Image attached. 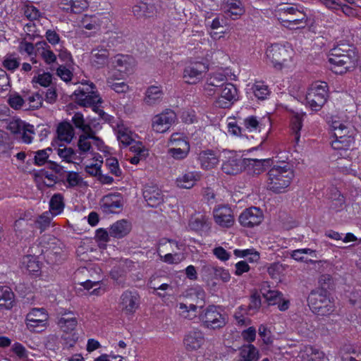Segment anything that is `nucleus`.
<instances>
[{
    "instance_id": "49530a36",
    "label": "nucleus",
    "mask_w": 361,
    "mask_h": 361,
    "mask_svg": "<svg viewBox=\"0 0 361 361\" xmlns=\"http://www.w3.org/2000/svg\"><path fill=\"white\" fill-rule=\"evenodd\" d=\"M22 265L30 273L38 272L40 269V264L37 257L32 255H26L22 259Z\"/></svg>"
},
{
    "instance_id": "c9c22d12",
    "label": "nucleus",
    "mask_w": 361,
    "mask_h": 361,
    "mask_svg": "<svg viewBox=\"0 0 361 361\" xmlns=\"http://www.w3.org/2000/svg\"><path fill=\"white\" fill-rule=\"evenodd\" d=\"M245 169L248 173L259 175L264 171L265 159H244Z\"/></svg>"
},
{
    "instance_id": "0eeeda50",
    "label": "nucleus",
    "mask_w": 361,
    "mask_h": 361,
    "mask_svg": "<svg viewBox=\"0 0 361 361\" xmlns=\"http://www.w3.org/2000/svg\"><path fill=\"white\" fill-rule=\"evenodd\" d=\"M49 314L44 308H32L26 315L27 329L32 333H40L48 326Z\"/></svg>"
},
{
    "instance_id": "4c0bfd02",
    "label": "nucleus",
    "mask_w": 361,
    "mask_h": 361,
    "mask_svg": "<svg viewBox=\"0 0 361 361\" xmlns=\"http://www.w3.org/2000/svg\"><path fill=\"white\" fill-rule=\"evenodd\" d=\"M37 47L39 55L47 64L49 65L56 61V56L45 42H38Z\"/></svg>"
},
{
    "instance_id": "9d476101",
    "label": "nucleus",
    "mask_w": 361,
    "mask_h": 361,
    "mask_svg": "<svg viewBox=\"0 0 361 361\" xmlns=\"http://www.w3.org/2000/svg\"><path fill=\"white\" fill-rule=\"evenodd\" d=\"M216 92L218 96L214 101V104L219 108H229L238 100V90L231 82L224 84Z\"/></svg>"
},
{
    "instance_id": "4d7b16f0",
    "label": "nucleus",
    "mask_w": 361,
    "mask_h": 361,
    "mask_svg": "<svg viewBox=\"0 0 361 361\" xmlns=\"http://www.w3.org/2000/svg\"><path fill=\"white\" fill-rule=\"evenodd\" d=\"M331 128L333 130V134L335 138H342V137L349 134L348 127L338 121H332Z\"/></svg>"
},
{
    "instance_id": "5701e85b",
    "label": "nucleus",
    "mask_w": 361,
    "mask_h": 361,
    "mask_svg": "<svg viewBox=\"0 0 361 361\" xmlns=\"http://www.w3.org/2000/svg\"><path fill=\"white\" fill-rule=\"evenodd\" d=\"M132 12L137 19H147L156 17L158 11L154 4L140 1L133 6Z\"/></svg>"
},
{
    "instance_id": "69168bd1",
    "label": "nucleus",
    "mask_w": 361,
    "mask_h": 361,
    "mask_svg": "<svg viewBox=\"0 0 361 361\" xmlns=\"http://www.w3.org/2000/svg\"><path fill=\"white\" fill-rule=\"evenodd\" d=\"M302 117L303 115L300 114H295L291 120V128L295 134V138L298 142L300 139V130L302 126Z\"/></svg>"
},
{
    "instance_id": "39448f33",
    "label": "nucleus",
    "mask_w": 361,
    "mask_h": 361,
    "mask_svg": "<svg viewBox=\"0 0 361 361\" xmlns=\"http://www.w3.org/2000/svg\"><path fill=\"white\" fill-rule=\"evenodd\" d=\"M328 60L331 65V70L338 74L345 73L355 66V62L348 51L341 49L339 47L331 50Z\"/></svg>"
},
{
    "instance_id": "b1692460",
    "label": "nucleus",
    "mask_w": 361,
    "mask_h": 361,
    "mask_svg": "<svg viewBox=\"0 0 361 361\" xmlns=\"http://www.w3.org/2000/svg\"><path fill=\"white\" fill-rule=\"evenodd\" d=\"M142 195L149 207H157L164 202V195L157 185H145Z\"/></svg>"
},
{
    "instance_id": "393cba45",
    "label": "nucleus",
    "mask_w": 361,
    "mask_h": 361,
    "mask_svg": "<svg viewBox=\"0 0 361 361\" xmlns=\"http://www.w3.org/2000/svg\"><path fill=\"white\" fill-rule=\"evenodd\" d=\"M135 65L134 59L128 55L118 54L111 59V66L120 73H128Z\"/></svg>"
},
{
    "instance_id": "c756f323",
    "label": "nucleus",
    "mask_w": 361,
    "mask_h": 361,
    "mask_svg": "<svg viewBox=\"0 0 361 361\" xmlns=\"http://www.w3.org/2000/svg\"><path fill=\"white\" fill-rule=\"evenodd\" d=\"M61 5L63 10L74 13H80L89 6L87 0H61Z\"/></svg>"
},
{
    "instance_id": "a19ab883",
    "label": "nucleus",
    "mask_w": 361,
    "mask_h": 361,
    "mask_svg": "<svg viewBox=\"0 0 361 361\" xmlns=\"http://www.w3.org/2000/svg\"><path fill=\"white\" fill-rule=\"evenodd\" d=\"M57 154L63 161L68 163H75L76 160H79V156H77L75 150L64 145L59 146L57 149Z\"/></svg>"
},
{
    "instance_id": "bb28decb",
    "label": "nucleus",
    "mask_w": 361,
    "mask_h": 361,
    "mask_svg": "<svg viewBox=\"0 0 361 361\" xmlns=\"http://www.w3.org/2000/svg\"><path fill=\"white\" fill-rule=\"evenodd\" d=\"M164 92L161 86L151 85L145 91L143 102L150 106L159 104L163 98Z\"/></svg>"
},
{
    "instance_id": "79ce46f5",
    "label": "nucleus",
    "mask_w": 361,
    "mask_h": 361,
    "mask_svg": "<svg viewBox=\"0 0 361 361\" xmlns=\"http://www.w3.org/2000/svg\"><path fill=\"white\" fill-rule=\"evenodd\" d=\"M80 26L88 30H97L101 26V20L97 16L85 15L80 21Z\"/></svg>"
},
{
    "instance_id": "473e14b6",
    "label": "nucleus",
    "mask_w": 361,
    "mask_h": 361,
    "mask_svg": "<svg viewBox=\"0 0 361 361\" xmlns=\"http://www.w3.org/2000/svg\"><path fill=\"white\" fill-rule=\"evenodd\" d=\"M183 245L174 240L162 239L159 243L157 248L158 255L169 252L178 253L177 250H181Z\"/></svg>"
},
{
    "instance_id": "7c9ffc66",
    "label": "nucleus",
    "mask_w": 361,
    "mask_h": 361,
    "mask_svg": "<svg viewBox=\"0 0 361 361\" xmlns=\"http://www.w3.org/2000/svg\"><path fill=\"white\" fill-rule=\"evenodd\" d=\"M259 350L252 344L244 345L239 348L237 361H258Z\"/></svg>"
},
{
    "instance_id": "6e6d98bb",
    "label": "nucleus",
    "mask_w": 361,
    "mask_h": 361,
    "mask_svg": "<svg viewBox=\"0 0 361 361\" xmlns=\"http://www.w3.org/2000/svg\"><path fill=\"white\" fill-rule=\"evenodd\" d=\"M169 143L173 145V147H190L187 137L182 133H174L169 139Z\"/></svg>"
},
{
    "instance_id": "f3484780",
    "label": "nucleus",
    "mask_w": 361,
    "mask_h": 361,
    "mask_svg": "<svg viewBox=\"0 0 361 361\" xmlns=\"http://www.w3.org/2000/svg\"><path fill=\"white\" fill-rule=\"evenodd\" d=\"M214 221L223 228L231 227L235 221L234 214L231 207L225 205H219L213 210Z\"/></svg>"
},
{
    "instance_id": "a18cd8bd",
    "label": "nucleus",
    "mask_w": 361,
    "mask_h": 361,
    "mask_svg": "<svg viewBox=\"0 0 361 361\" xmlns=\"http://www.w3.org/2000/svg\"><path fill=\"white\" fill-rule=\"evenodd\" d=\"M354 142L351 135H347L342 138H335L331 141V146L336 150H345L349 149Z\"/></svg>"
},
{
    "instance_id": "ea45409f",
    "label": "nucleus",
    "mask_w": 361,
    "mask_h": 361,
    "mask_svg": "<svg viewBox=\"0 0 361 361\" xmlns=\"http://www.w3.org/2000/svg\"><path fill=\"white\" fill-rule=\"evenodd\" d=\"M225 11L231 17H238L245 13L241 0H227Z\"/></svg>"
},
{
    "instance_id": "c85d7f7f",
    "label": "nucleus",
    "mask_w": 361,
    "mask_h": 361,
    "mask_svg": "<svg viewBox=\"0 0 361 361\" xmlns=\"http://www.w3.org/2000/svg\"><path fill=\"white\" fill-rule=\"evenodd\" d=\"M131 230L130 224L122 219L113 224L109 228V234L114 238H121L126 236Z\"/></svg>"
},
{
    "instance_id": "412c9836",
    "label": "nucleus",
    "mask_w": 361,
    "mask_h": 361,
    "mask_svg": "<svg viewBox=\"0 0 361 361\" xmlns=\"http://www.w3.org/2000/svg\"><path fill=\"white\" fill-rule=\"evenodd\" d=\"M222 171L229 175H237L245 169L244 159L230 152L228 159L224 161Z\"/></svg>"
},
{
    "instance_id": "09e8293b",
    "label": "nucleus",
    "mask_w": 361,
    "mask_h": 361,
    "mask_svg": "<svg viewBox=\"0 0 361 361\" xmlns=\"http://www.w3.org/2000/svg\"><path fill=\"white\" fill-rule=\"evenodd\" d=\"M224 19H220L219 17L214 18L210 24L211 30L209 32L210 36L214 39H220L221 37V34H224L225 32L223 30Z\"/></svg>"
},
{
    "instance_id": "052dcab7",
    "label": "nucleus",
    "mask_w": 361,
    "mask_h": 361,
    "mask_svg": "<svg viewBox=\"0 0 361 361\" xmlns=\"http://www.w3.org/2000/svg\"><path fill=\"white\" fill-rule=\"evenodd\" d=\"M52 152V149L48 147L44 149H40L35 152L34 164L37 166H42L48 161L49 153Z\"/></svg>"
},
{
    "instance_id": "dca6fc26",
    "label": "nucleus",
    "mask_w": 361,
    "mask_h": 361,
    "mask_svg": "<svg viewBox=\"0 0 361 361\" xmlns=\"http://www.w3.org/2000/svg\"><path fill=\"white\" fill-rule=\"evenodd\" d=\"M262 211L257 207H252L243 211L239 216L240 224L247 228L259 225L263 221Z\"/></svg>"
},
{
    "instance_id": "423d86ee",
    "label": "nucleus",
    "mask_w": 361,
    "mask_h": 361,
    "mask_svg": "<svg viewBox=\"0 0 361 361\" xmlns=\"http://www.w3.org/2000/svg\"><path fill=\"white\" fill-rule=\"evenodd\" d=\"M328 98V85L324 82H315L311 85L306 94L307 105L317 111L324 105Z\"/></svg>"
},
{
    "instance_id": "680f3d73",
    "label": "nucleus",
    "mask_w": 361,
    "mask_h": 361,
    "mask_svg": "<svg viewBox=\"0 0 361 361\" xmlns=\"http://www.w3.org/2000/svg\"><path fill=\"white\" fill-rule=\"evenodd\" d=\"M118 140L123 145H130L133 141L132 133L128 129L121 127L117 132Z\"/></svg>"
},
{
    "instance_id": "9b49d317",
    "label": "nucleus",
    "mask_w": 361,
    "mask_h": 361,
    "mask_svg": "<svg viewBox=\"0 0 361 361\" xmlns=\"http://www.w3.org/2000/svg\"><path fill=\"white\" fill-rule=\"evenodd\" d=\"M176 114L172 110H166L155 115L152 119V128L157 133L166 132L175 123Z\"/></svg>"
},
{
    "instance_id": "ddd939ff",
    "label": "nucleus",
    "mask_w": 361,
    "mask_h": 361,
    "mask_svg": "<svg viewBox=\"0 0 361 361\" xmlns=\"http://www.w3.org/2000/svg\"><path fill=\"white\" fill-rule=\"evenodd\" d=\"M244 125L250 132L263 133L267 136L271 129V122L268 116L261 118L251 116L244 120Z\"/></svg>"
},
{
    "instance_id": "4be33fe9",
    "label": "nucleus",
    "mask_w": 361,
    "mask_h": 361,
    "mask_svg": "<svg viewBox=\"0 0 361 361\" xmlns=\"http://www.w3.org/2000/svg\"><path fill=\"white\" fill-rule=\"evenodd\" d=\"M109 51L108 49L102 44L93 48L90 52V61L92 66L97 68H101L108 64Z\"/></svg>"
},
{
    "instance_id": "e2e57ef3",
    "label": "nucleus",
    "mask_w": 361,
    "mask_h": 361,
    "mask_svg": "<svg viewBox=\"0 0 361 361\" xmlns=\"http://www.w3.org/2000/svg\"><path fill=\"white\" fill-rule=\"evenodd\" d=\"M80 284L84 287V288L88 290L93 288V290L90 292L91 295H100L105 292V289L101 287L99 281L92 282L87 280L81 283Z\"/></svg>"
},
{
    "instance_id": "338daca9",
    "label": "nucleus",
    "mask_w": 361,
    "mask_h": 361,
    "mask_svg": "<svg viewBox=\"0 0 361 361\" xmlns=\"http://www.w3.org/2000/svg\"><path fill=\"white\" fill-rule=\"evenodd\" d=\"M3 66L8 71H13L20 66V60L14 55H6L2 62Z\"/></svg>"
},
{
    "instance_id": "864d4df0",
    "label": "nucleus",
    "mask_w": 361,
    "mask_h": 361,
    "mask_svg": "<svg viewBox=\"0 0 361 361\" xmlns=\"http://www.w3.org/2000/svg\"><path fill=\"white\" fill-rule=\"evenodd\" d=\"M53 216L54 215L49 212L43 213L35 221L37 228H38L41 232L44 231L50 226Z\"/></svg>"
},
{
    "instance_id": "aec40b11",
    "label": "nucleus",
    "mask_w": 361,
    "mask_h": 361,
    "mask_svg": "<svg viewBox=\"0 0 361 361\" xmlns=\"http://www.w3.org/2000/svg\"><path fill=\"white\" fill-rule=\"evenodd\" d=\"M278 20L284 27L290 30H296L305 27L307 23V16L304 11H300L293 16L278 18Z\"/></svg>"
},
{
    "instance_id": "20e7f679",
    "label": "nucleus",
    "mask_w": 361,
    "mask_h": 361,
    "mask_svg": "<svg viewBox=\"0 0 361 361\" xmlns=\"http://www.w3.org/2000/svg\"><path fill=\"white\" fill-rule=\"evenodd\" d=\"M293 50L288 46L274 44L266 50L267 60L274 68L281 70L291 59Z\"/></svg>"
},
{
    "instance_id": "f704fd0d",
    "label": "nucleus",
    "mask_w": 361,
    "mask_h": 361,
    "mask_svg": "<svg viewBox=\"0 0 361 361\" xmlns=\"http://www.w3.org/2000/svg\"><path fill=\"white\" fill-rule=\"evenodd\" d=\"M300 353L302 361H323L324 359V353L312 346H305Z\"/></svg>"
},
{
    "instance_id": "f257e3e1",
    "label": "nucleus",
    "mask_w": 361,
    "mask_h": 361,
    "mask_svg": "<svg viewBox=\"0 0 361 361\" xmlns=\"http://www.w3.org/2000/svg\"><path fill=\"white\" fill-rule=\"evenodd\" d=\"M267 176V189L275 193H281L289 188L294 177V172L289 164H283L271 167Z\"/></svg>"
},
{
    "instance_id": "cd10ccee",
    "label": "nucleus",
    "mask_w": 361,
    "mask_h": 361,
    "mask_svg": "<svg viewBox=\"0 0 361 361\" xmlns=\"http://www.w3.org/2000/svg\"><path fill=\"white\" fill-rule=\"evenodd\" d=\"M57 325L64 333H71L78 325V319L71 313H66L58 319Z\"/></svg>"
},
{
    "instance_id": "2f4dec72",
    "label": "nucleus",
    "mask_w": 361,
    "mask_h": 361,
    "mask_svg": "<svg viewBox=\"0 0 361 361\" xmlns=\"http://www.w3.org/2000/svg\"><path fill=\"white\" fill-rule=\"evenodd\" d=\"M14 293L8 286H0V310H10L14 305Z\"/></svg>"
},
{
    "instance_id": "a878e982",
    "label": "nucleus",
    "mask_w": 361,
    "mask_h": 361,
    "mask_svg": "<svg viewBox=\"0 0 361 361\" xmlns=\"http://www.w3.org/2000/svg\"><path fill=\"white\" fill-rule=\"evenodd\" d=\"M198 161L202 169L210 170L218 165L219 158L214 151L207 149L200 152Z\"/></svg>"
},
{
    "instance_id": "f8f14e48",
    "label": "nucleus",
    "mask_w": 361,
    "mask_h": 361,
    "mask_svg": "<svg viewBox=\"0 0 361 361\" xmlns=\"http://www.w3.org/2000/svg\"><path fill=\"white\" fill-rule=\"evenodd\" d=\"M99 205L104 214H117L122 210L123 206V197L118 193L108 194L101 199Z\"/></svg>"
},
{
    "instance_id": "e433bc0d",
    "label": "nucleus",
    "mask_w": 361,
    "mask_h": 361,
    "mask_svg": "<svg viewBox=\"0 0 361 361\" xmlns=\"http://www.w3.org/2000/svg\"><path fill=\"white\" fill-rule=\"evenodd\" d=\"M189 226L194 231H203L209 227V217L202 214L192 216L189 222Z\"/></svg>"
},
{
    "instance_id": "7ed1b4c3",
    "label": "nucleus",
    "mask_w": 361,
    "mask_h": 361,
    "mask_svg": "<svg viewBox=\"0 0 361 361\" xmlns=\"http://www.w3.org/2000/svg\"><path fill=\"white\" fill-rule=\"evenodd\" d=\"M308 305L312 312L319 315H329L335 310L334 301L323 288H318L310 293Z\"/></svg>"
},
{
    "instance_id": "6e6552de",
    "label": "nucleus",
    "mask_w": 361,
    "mask_h": 361,
    "mask_svg": "<svg viewBox=\"0 0 361 361\" xmlns=\"http://www.w3.org/2000/svg\"><path fill=\"white\" fill-rule=\"evenodd\" d=\"M93 83L87 84L74 92L77 103L82 106H91L102 102V99L95 91Z\"/></svg>"
},
{
    "instance_id": "2eb2a0df",
    "label": "nucleus",
    "mask_w": 361,
    "mask_h": 361,
    "mask_svg": "<svg viewBox=\"0 0 361 361\" xmlns=\"http://www.w3.org/2000/svg\"><path fill=\"white\" fill-rule=\"evenodd\" d=\"M119 305L125 314H133L140 306L139 295L136 292L125 291L121 295Z\"/></svg>"
},
{
    "instance_id": "de8ad7c7",
    "label": "nucleus",
    "mask_w": 361,
    "mask_h": 361,
    "mask_svg": "<svg viewBox=\"0 0 361 361\" xmlns=\"http://www.w3.org/2000/svg\"><path fill=\"white\" fill-rule=\"evenodd\" d=\"M72 121L75 126L80 129L82 133H89L94 132L89 123H87L81 113H75L72 118Z\"/></svg>"
},
{
    "instance_id": "c03bdc74",
    "label": "nucleus",
    "mask_w": 361,
    "mask_h": 361,
    "mask_svg": "<svg viewBox=\"0 0 361 361\" xmlns=\"http://www.w3.org/2000/svg\"><path fill=\"white\" fill-rule=\"evenodd\" d=\"M25 111H31L38 109L42 107L43 104V98L39 93H34L28 95L25 98Z\"/></svg>"
},
{
    "instance_id": "8fccbe9b",
    "label": "nucleus",
    "mask_w": 361,
    "mask_h": 361,
    "mask_svg": "<svg viewBox=\"0 0 361 361\" xmlns=\"http://www.w3.org/2000/svg\"><path fill=\"white\" fill-rule=\"evenodd\" d=\"M8 104L15 110L25 111V101L20 94L17 93L11 94L8 96Z\"/></svg>"
},
{
    "instance_id": "603ef678",
    "label": "nucleus",
    "mask_w": 361,
    "mask_h": 361,
    "mask_svg": "<svg viewBox=\"0 0 361 361\" xmlns=\"http://www.w3.org/2000/svg\"><path fill=\"white\" fill-rule=\"evenodd\" d=\"M255 96L259 99H265L269 94L268 86L262 81L256 82L252 87Z\"/></svg>"
},
{
    "instance_id": "37998d69",
    "label": "nucleus",
    "mask_w": 361,
    "mask_h": 361,
    "mask_svg": "<svg viewBox=\"0 0 361 361\" xmlns=\"http://www.w3.org/2000/svg\"><path fill=\"white\" fill-rule=\"evenodd\" d=\"M50 212L56 216L61 214L64 208L63 199L61 195L55 194L52 196L49 202Z\"/></svg>"
},
{
    "instance_id": "3c124183",
    "label": "nucleus",
    "mask_w": 361,
    "mask_h": 361,
    "mask_svg": "<svg viewBox=\"0 0 361 361\" xmlns=\"http://www.w3.org/2000/svg\"><path fill=\"white\" fill-rule=\"evenodd\" d=\"M90 157L94 162L87 164L85 166V171L92 176H97L99 173L103 163L102 158L99 154L94 155Z\"/></svg>"
},
{
    "instance_id": "bf43d9fd",
    "label": "nucleus",
    "mask_w": 361,
    "mask_h": 361,
    "mask_svg": "<svg viewBox=\"0 0 361 361\" xmlns=\"http://www.w3.org/2000/svg\"><path fill=\"white\" fill-rule=\"evenodd\" d=\"M28 227V223L24 219L20 218L17 219L13 224V229L16 235L20 238H24L27 237L26 230Z\"/></svg>"
},
{
    "instance_id": "f03ea898",
    "label": "nucleus",
    "mask_w": 361,
    "mask_h": 361,
    "mask_svg": "<svg viewBox=\"0 0 361 361\" xmlns=\"http://www.w3.org/2000/svg\"><path fill=\"white\" fill-rule=\"evenodd\" d=\"M77 147L80 161L89 157L99 154L94 152V147L101 152H105L106 148L103 140L96 135L95 131L80 134L78 136Z\"/></svg>"
},
{
    "instance_id": "0e129e2a",
    "label": "nucleus",
    "mask_w": 361,
    "mask_h": 361,
    "mask_svg": "<svg viewBox=\"0 0 361 361\" xmlns=\"http://www.w3.org/2000/svg\"><path fill=\"white\" fill-rule=\"evenodd\" d=\"M25 123L19 118H12L6 122V128L13 134H19L25 128Z\"/></svg>"
},
{
    "instance_id": "a211bd4d",
    "label": "nucleus",
    "mask_w": 361,
    "mask_h": 361,
    "mask_svg": "<svg viewBox=\"0 0 361 361\" xmlns=\"http://www.w3.org/2000/svg\"><path fill=\"white\" fill-rule=\"evenodd\" d=\"M202 319L205 326L211 329L221 328L226 324L224 317L219 312L214 306H209L207 308L202 316Z\"/></svg>"
},
{
    "instance_id": "5fc2aeb1",
    "label": "nucleus",
    "mask_w": 361,
    "mask_h": 361,
    "mask_svg": "<svg viewBox=\"0 0 361 361\" xmlns=\"http://www.w3.org/2000/svg\"><path fill=\"white\" fill-rule=\"evenodd\" d=\"M180 310L179 314L183 318L192 319L196 316L197 306L190 304L189 306L184 303H179L178 305Z\"/></svg>"
},
{
    "instance_id": "4468645a",
    "label": "nucleus",
    "mask_w": 361,
    "mask_h": 361,
    "mask_svg": "<svg viewBox=\"0 0 361 361\" xmlns=\"http://www.w3.org/2000/svg\"><path fill=\"white\" fill-rule=\"evenodd\" d=\"M202 176L200 171L187 169L176 177L175 184L180 189L190 190L197 185Z\"/></svg>"
},
{
    "instance_id": "72a5a7b5",
    "label": "nucleus",
    "mask_w": 361,
    "mask_h": 361,
    "mask_svg": "<svg viewBox=\"0 0 361 361\" xmlns=\"http://www.w3.org/2000/svg\"><path fill=\"white\" fill-rule=\"evenodd\" d=\"M57 135L61 141L70 143L75 135L72 125L68 122L59 123L57 128Z\"/></svg>"
},
{
    "instance_id": "774afa93",
    "label": "nucleus",
    "mask_w": 361,
    "mask_h": 361,
    "mask_svg": "<svg viewBox=\"0 0 361 361\" xmlns=\"http://www.w3.org/2000/svg\"><path fill=\"white\" fill-rule=\"evenodd\" d=\"M159 256L162 262L169 264H178L183 259V255L179 253L169 252L166 254H161V255Z\"/></svg>"
},
{
    "instance_id": "13d9d810",
    "label": "nucleus",
    "mask_w": 361,
    "mask_h": 361,
    "mask_svg": "<svg viewBox=\"0 0 361 361\" xmlns=\"http://www.w3.org/2000/svg\"><path fill=\"white\" fill-rule=\"evenodd\" d=\"M190 150V147H171L168 149V154L174 159L183 160L188 156Z\"/></svg>"
},
{
    "instance_id": "1a4fd4ad",
    "label": "nucleus",
    "mask_w": 361,
    "mask_h": 361,
    "mask_svg": "<svg viewBox=\"0 0 361 361\" xmlns=\"http://www.w3.org/2000/svg\"><path fill=\"white\" fill-rule=\"evenodd\" d=\"M208 66L202 61H193L188 64L183 69V78L185 83L196 85L200 82L208 71Z\"/></svg>"
},
{
    "instance_id": "58836bf2",
    "label": "nucleus",
    "mask_w": 361,
    "mask_h": 361,
    "mask_svg": "<svg viewBox=\"0 0 361 361\" xmlns=\"http://www.w3.org/2000/svg\"><path fill=\"white\" fill-rule=\"evenodd\" d=\"M269 286L267 283H264L260 291L263 297L267 300L269 305H276L282 300V293L278 290H268Z\"/></svg>"
},
{
    "instance_id": "6ab92c4d",
    "label": "nucleus",
    "mask_w": 361,
    "mask_h": 361,
    "mask_svg": "<svg viewBox=\"0 0 361 361\" xmlns=\"http://www.w3.org/2000/svg\"><path fill=\"white\" fill-rule=\"evenodd\" d=\"M226 83H227V78L224 74L221 73H212L207 78L203 85L204 92L208 96H213Z\"/></svg>"
}]
</instances>
